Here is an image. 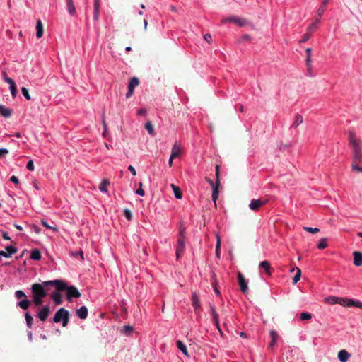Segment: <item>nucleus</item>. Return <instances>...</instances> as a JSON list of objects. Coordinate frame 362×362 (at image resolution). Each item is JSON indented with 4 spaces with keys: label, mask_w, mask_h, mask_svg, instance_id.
<instances>
[{
    "label": "nucleus",
    "mask_w": 362,
    "mask_h": 362,
    "mask_svg": "<svg viewBox=\"0 0 362 362\" xmlns=\"http://www.w3.org/2000/svg\"><path fill=\"white\" fill-rule=\"evenodd\" d=\"M45 286H54L58 291H66L67 299L71 301L73 298H79L81 293L74 286H68L66 284L59 279L44 281Z\"/></svg>",
    "instance_id": "f257e3e1"
},
{
    "label": "nucleus",
    "mask_w": 362,
    "mask_h": 362,
    "mask_svg": "<svg viewBox=\"0 0 362 362\" xmlns=\"http://www.w3.org/2000/svg\"><path fill=\"white\" fill-rule=\"evenodd\" d=\"M349 146L352 150V160L361 161L362 160V141L356 133L349 130L348 132Z\"/></svg>",
    "instance_id": "f03ea898"
},
{
    "label": "nucleus",
    "mask_w": 362,
    "mask_h": 362,
    "mask_svg": "<svg viewBox=\"0 0 362 362\" xmlns=\"http://www.w3.org/2000/svg\"><path fill=\"white\" fill-rule=\"evenodd\" d=\"M44 282L42 284H33L31 287L33 301L35 306H40L43 303V298L47 295Z\"/></svg>",
    "instance_id": "7ed1b4c3"
},
{
    "label": "nucleus",
    "mask_w": 362,
    "mask_h": 362,
    "mask_svg": "<svg viewBox=\"0 0 362 362\" xmlns=\"http://www.w3.org/2000/svg\"><path fill=\"white\" fill-rule=\"evenodd\" d=\"M228 22L234 23L240 27L245 25L247 23L246 19L236 16H231L221 20L222 23H226Z\"/></svg>",
    "instance_id": "20e7f679"
},
{
    "label": "nucleus",
    "mask_w": 362,
    "mask_h": 362,
    "mask_svg": "<svg viewBox=\"0 0 362 362\" xmlns=\"http://www.w3.org/2000/svg\"><path fill=\"white\" fill-rule=\"evenodd\" d=\"M139 80L136 77H133L130 80V81L129 82V84H128V90L126 93V97L127 98H130L133 95L135 87L139 86Z\"/></svg>",
    "instance_id": "39448f33"
},
{
    "label": "nucleus",
    "mask_w": 362,
    "mask_h": 362,
    "mask_svg": "<svg viewBox=\"0 0 362 362\" xmlns=\"http://www.w3.org/2000/svg\"><path fill=\"white\" fill-rule=\"evenodd\" d=\"M267 199H252L249 207L251 210L257 211L259 209V208L267 203Z\"/></svg>",
    "instance_id": "423d86ee"
},
{
    "label": "nucleus",
    "mask_w": 362,
    "mask_h": 362,
    "mask_svg": "<svg viewBox=\"0 0 362 362\" xmlns=\"http://www.w3.org/2000/svg\"><path fill=\"white\" fill-rule=\"evenodd\" d=\"M68 315H69V312L64 308H61L56 312L53 321L56 323L60 322Z\"/></svg>",
    "instance_id": "0eeeda50"
},
{
    "label": "nucleus",
    "mask_w": 362,
    "mask_h": 362,
    "mask_svg": "<svg viewBox=\"0 0 362 362\" xmlns=\"http://www.w3.org/2000/svg\"><path fill=\"white\" fill-rule=\"evenodd\" d=\"M238 284L240 287V290L243 293H248V286H247V282L244 277V276L240 273H238Z\"/></svg>",
    "instance_id": "6e6552de"
},
{
    "label": "nucleus",
    "mask_w": 362,
    "mask_h": 362,
    "mask_svg": "<svg viewBox=\"0 0 362 362\" xmlns=\"http://www.w3.org/2000/svg\"><path fill=\"white\" fill-rule=\"evenodd\" d=\"M185 248V240L178 239L176 245V259L179 260Z\"/></svg>",
    "instance_id": "1a4fd4ad"
},
{
    "label": "nucleus",
    "mask_w": 362,
    "mask_h": 362,
    "mask_svg": "<svg viewBox=\"0 0 362 362\" xmlns=\"http://www.w3.org/2000/svg\"><path fill=\"white\" fill-rule=\"evenodd\" d=\"M192 304L194 307V310L195 313H198L199 311V308H201L199 295L197 292H193L192 294Z\"/></svg>",
    "instance_id": "9d476101"
},
{
    "label": "nucleus",
    "mask_w": 362,
    "mask_h": 362,
    "mask_svg": "<svg viewBox=\"0 0 362 362\" xmlns=\"http://www.w3.org/2000/svg\"><path fill=\"white\" fill-rule=\"evenodd\" d=\"M182 148L181 145L176 141L173 146L170 156L175 158L180 157L182 153Z\"/></svg>",
    "instance_id": "9b49d317"
},
{
    "label": "nucleus",
    "mask_w": 362,
    "mask_h": 362,
    "mask_svg": "<svg viewBox=\"0 0 362 362\" xmlns=\"http://www.w3.org/2000/svg\"><path fill=\"white\" fill-rule=\"evenodd\" d=\"M49 305H45L39 311L37 316L41 321H45L49 315L50 310Z\"/></svg>",
    "instance_id": "f8f14e48"
},
{
    "label": "nucleus",
    "mask_w": 362,
    "mask_h": 362,
    "mask_svg": "<svg viewBox=\"0 0 362 362\" xmlns=\"http://www.w3.org/2000/svg\"><path fill=\"white\" fill-rule=\"evenodd\" d=\"M16 252L17 249L13 246L9 245L6 247V251H0V256H3L4 257H10L12 255Z\"/></svg>",
    "instance_id": "ddd939ff"
},
{
    "label": "nucleus",
    "mask_w": 362,
    "mask_h": 362,
    "mask_svg": "<svg viewBox=\"0 0 362 362\" xmlns=\"http://www.w3.org/2000/svg\"><path fill=\"white\" fill-rule=\"evenodd\" d=\"M350 356L351 354L346 349L340 350L337 354V357L341 362H346Z\"/></svg>",
    "instance_id": "4468645a"
},
{
    "label": "nucleus",
    "mask_w": 362,
    "mask_h": 362,
    "mask_svg": "<svg viewBox=\"0 0 362 362\" xmlns=\"http://www.w3.org/2000/svg\"><path fill=\"white\" fill-rule=\"evenodd\" d=\"M259 268H262L264 269L266 274L269 276H271L272 274V268L271 267L269 262L264 260L260 262L259 264Z\"/></svg>",
    "instance_id": "2eb2a0df"
},
{
    "label": "nucleus",
    "mask_w": 362,
    "mask_h": 362,
    "mask_svg": "<svg viewBox=\"0 0 362 362\" xmlns=\"http://www.w3.org/2000/svg\"><path fill=\"white\" fill-rule=\"evenodd\" d=\"M76 315L81 320H84L88 316V309L86 306H81L76 310Z\"/></svg>",
    "instance_id": "dca6fc26"
},
{
    "label": "nucleus",
    "mask_w": 362,
    "mask_h": 362,
    "mask_svg": "<svg viewBox=\"0 0 362 362\" xmlns=\"http://www.w3.org/2000/svg\"><path fill=\"white\" fill-rule=\"evenodd\" d=\"M354 264L357 267L362 265V253L361 252H354Z\"/></svg>",
    "instance_id": "f3484780"
},
{
    "label": "nucleus",
    "mask_w": 362,
    "mask_h": 362,
    "mask_svg": "<svg viewBox=\"0 0 362 362\" xmlns=\"http://www.w3.org/2000/svg\"><path fill=\"white\" fill-rule=\"evenodd\" d=\"M44 33L43 24L41 20H37L36 23V37L40 38L42 37Z\"/></svg>",
    "instance_id": "a211bd4d"
},
{
    "label": "nucleus",
    "mask_w": 362,
    "mask_h": 362,
    "mask_svg": "<svg viewBox=\"0 0 362 362\" xmlns=\"http://www.w3.org/2000/svg\"><path fill=\"white\" fill-rule=\"evenodd\" d=\"M13 110L11 109L6 107L3 105H0V115L4 117H9L12 115Z\"/></svg>",
    "instance_id": "6ab92c4d"
},
{
    "label": "nucleus",
    "mask_w": 362,
    "mask_h": 362,
    "mask_svg": "<svg viewBox=\"0 0 362 362\" xmlns=\"http://www.w3.org/2000/svg\"><path fill=\"white\" fill-rule=\"evenodd\" d=\"M100 0L94 1L93 20L97 21L99 18Z\"/></svg>",
    "instance_id": "aec40b11"
},
{
    "label": "nucleus",
    "mask_w": 362,
    "mask_h": 362,
    "mask_svg": "<svg viewBox=\"0 0 362 362\" xmlns=\"http://www.w3.org/2000/svg\"><path fill=\"white\" fill-rule=\"evenodd\" d=\"M51 298L56 305L62 304V295L59 293V291H57V292H53L51 295Z\"/></svg>",
    "instance_id": "412c9836"
},
{
    "label": "nucleus",
    "mask_w": 362,
    "mask_h": 362,
    "mask_svg": "<svg viewBox=\"0 0 362 362\" xmlns=\"http://www.w3.org/2000/svg\"><path fill=\"white\" fill-rule=\"evenodd\" d=\"M270 337H271V341L269 345V347L271 349H273L274 346L275 345L277 338H278V334L274 330L270 331Z\"/></svg>",
    "instance_id": "4be33fe9"
},
{
    "label": "nucleus",
    "mask_w": 362,
    "mask_h": 362,
    "mask_svg": "<svg viewBox=\"0 0 362 362\" xmlns=\"http://www.w3.org/2000/svg\"><path fill=\"white\" fill-rule=\"evenodd\" d=\"M177 347L187 357H189V354L187 351V346L180 340L176 341Z\"/></svg>",
    "instance_id": "5701e85b"
},
{
    "label": "nucleus",
    "mask_w": 362,
    "mask_h": 362,
    "mask_svg": "<svg viewBox=\"0 0 362 362\" xmlns=\"http://www.w3.org/2000/svg\"><path fill=\"white\" fill-rule=\"evenodd\" d=\"M30 301L25 298L19 301L18 305L23 310H27L30 307Z\"/></svg>",
    "instance_id": "b1692460"
},
{
    "label": "nucleus",
    "mask_w": 362,
    "mask_h": 362,
    "mask_svg": "<svg viewBox=\"0 0 362 362\" xmlns=\"http://www.w3.org/2000/svg\"><path fill=\"white\" fill-rule=\"evenodd\" d=\"M41 257H42L41 252L39 250L34 249L31 251L30 258L32 259L38 261L41 259Z\"/></svg>",
    "instance_id": "393cba45"
},
{
    "label": "nucleus",
    "mask_w": 362,
    "mask_h": 362,
    "mask_svg": "<svg viewBox=\"0 0 362 362\" xmlns=\"http://www.w3.org/2000/svg\"><path fill=\"white\" fill-rule=\"evenodd\" d=\"M66 1L67 8H68L69 13L71 16H74L76 13V8H75L73 0H66Z\"/></svg>",
    "instance_id": "a878e982"
},
{
    "label": "nucleus",
    "mask_w": 362,
    "mask_h": 362,
    "mask_svg": "<svg viewBox=\"0 0 362 362\" xmlns=\"http://www.w3.org/2000/svg\"><path fill=\"white\" fill-rule=\"evenodd\" d=\"M305 52H306L305 62H306V65H307L308 70H310L311 69V52H312V49H311V48H307L305 49Z\"/></svg>",
    "instance_id": "bb28decb"
},
{
    "label": "nucleus",
    "mask_w": 362,
    "mask_h": 362,
    "mask_svg": "<svg viewBox=\"0 0 362 362\" xmlns=\"http://www.w3.org/2000/svg\"><path fill=\"white\" fill-rule=\"evenodd\" d=\"M328 1L329 0H323L321 6L319 8L317 12V14L319 17H321L323 15L325 11L326 10V6Z\"/></svg>",
    "instance_id": "cd10ccee"
},
{
    "label": "nucleus",
    "mask_w": 362,
    "mask_h": 362,
    "mask_svg": "<svg viewBox=\"0 0 362 362\" xmlns=\"http://www.w3.org/2000/svg\"><path fill=\"white\" fill-rule=\"evenodd\" d=\"M295 270V268L291 269V272H293ZM296 274L293 278V284H296L300 279L301 276V271L298 267L296 268Z\"/></svg>",
    "instance_id": "c85d7f7f"
},
{
    "label": "nucleus",
    "mask_w": 362,
    "mask_h": 362,
    "mask_svg": "<svg viewBox=\"0 0 362 362\" xmlns=\"http://www.w3.org/2000/svg\"><path fill=\"white\" fill-rule=\"evenodd\" d=\"M320 18L318 16L317 17L315 18V21L311 24L310 25V26L308 28V32H313L314 33L316 29H317V24L320 22Z\"/></svg>",
    "instance_id": "c756f323"
},
{
    "label": "nucleus",
    "mask_w": 362,
    "mask_h": 362,
    "mask_svg": "<svg viewBox=\"0 0 362 362\" xmlns=\"http://www.w3.org/2000/svg\"><path fill=\"white\" fill-rule=\"evenodd\" d=\"M109 185H110V182L108 181V180L104 179V180H103V181L101 182V183L99 185V189L101 192H106L107 191V187Z\"/></svg>",
    "instance_id": "7c9ffc66"
},
{
    "label": "nucleus",
    "mask_w": 362,
    "mask_h": 362,
    "mask_svg": "<svg viewBox=\"0 0 362 362\" xmlns=\"http://www.w3.org/2000/svg\"><path fill=\"white\" fill-rule=\"evenodd\" d=\"M303 117L300 115L299 114H297L296 115L295 121L292 124L293 127H296L297 126L300 125L301 123H303Z\"/></svg>",
    "instance_id": "2f4dec72"
},
{
    "label": "nucleus",
    "mask_w": 362,
    "mask_h": 362,
    "mask_svg": "<svg viewBox=\"0 0 362 362\" xmlns=\"http://www.w3.org/2000/svg\"><path fill=\"white\" fill-rule=\"evenodd\" d=\"M327 239L322 238L320 239L319 243L317 244V248L320 250H323L327 247Z\"/></svg>",
    "instance_id": "473e14b6"
},
{
    "label": "nucleus",
    "mask_w": 362,
    "mask_h": 362,
    "mask_svg": "<svg viewBox=\"0 0 362 362\" xmlns=\"http://www.w3.org/2000/svg\"><path fill=\"white\" fill-rule=\"evenodd\" d=\"M25 317L27 326L29 328H31L32 325H33V317L28 313H26L25 314Z\"/></svg>",
    "instance_id": "72a5a7b5"
},
{
    "label": "nucleus",
    "mask_w": 362,
    "mask_h": 362,
    "mask_svg": "<svg viewBox=\"0 0 362 362\" xmlns=\"http://www.w3.org/2000/svg\"><path fill=\"white\" fill-rule=\"evenodd\" d=\"M211 314L213 317L214 322H216L218 318V315L216 311L215 306L210 305Z\"/></svg>",
    "instance_id": "f704fd0d"
},
{
    "label": "nucleus",
    "mask_w": 362,
    "mask_h": 362,
    "mask_svg": "<svg viewBox=\"0 0 362 362\" xmlns=\"http://www.w3.org/2000/svg\"><path fill=\"white\" fill-rule=\"evenodd\" d=\"M361 161H355L352 160V165L351 168L353 170L357 171V172H362V167L358 166V163Z\"/></svg>",
    "instance_id": "c9c22d12"
},
{
    "label": "nucleus",
    "mask_w": 362,
    "mask_h": 362,
    "mask_svg": "<svg viewBox=\"0 0 362 362\" xmlns=\"http://www.w3.org/2000/svg\"><path fill=\"white\" fill-rule=\"evenodd\" d=\"M312 33L313 32H308V30L306 31V33L304 34V35L303 36L302 39L300 40V43H303V42H307L308 40H310L311 35H312Z\"/></svg>",
    "instance_id": "e433bc0d"
},
{
    "label": "nucleus",
    "mask_w": 362,
    "mask_h": 362,
    "mask_svg": "<svg viewBox=\"0 0 362 362\" xmlns=\"http://www.w3.org/2000/svg\"><path fill=\"white\" fill-rule=\"evenodd\" d=\"M311 318H312V315L309 313L303 312V313H300V319L301 320H310Z\"/></svg>",
    "instance_id": "4c0bfd02"
},
{
    "label": "nucleus",
    "mask_w": 362,
    "mask_h": 362,
    "mask_svg": "<svg viewBox=\"0 0 362 362\" xmlns=\"http://www.w3.org/2000/svg\"><path fill=\"white\" fill-rule=\"evenodd\" d=\"M220 186V179L216 180L215 185L212 186V194H218V188Z\"/></svg>",
    "instance_id": "58836bf2"
},
{
    "label": "nucleus",
    "mask_w": 362,
    "mask_h": 362,
    "mask_svg": "<svg viewBox=\"0 0 362 362\" xmlns=\"http://www.w3.org/2000/svg\"><path fill=\"white\" fill-rule=\"evenodd\" d=\"M15 296L17 299H21V298H27L25 293L21 291V290H18L15 292Z\"/></svg>",
    "instance_id": "ea45409f"
},
{
    "label": "nucleus",
    "mask_w": 362,
    "mask_h": 362,
    "mask_svg": "<svg viewBox=\"0 0 362 362\" xmlns=\"http://www.w3.org/2000/svg\"><path fill=\"white\" fill-rule=\"evenodd\" d=\"M217 281H216V274L214 273L213 274V281H212V285H213V287H214V291L216 292V293L217 295H220V292L218 290L217 288Z\"/></svg>",
    "instance_id": "a19ab883"
},
{
    "label": "nucleus",
    "mask_w": 362,
    "mask_h": 362,
    "mask_svg": "<svg viewBox=\"0 0 362 362\" xmlns=\"http://www.w3.org/2000/svg\"><path fill=\"white\" fill-rule=\"evenodd\" d=\"M145 128L148 131V132L150 134H153V132H154V130H153V124H151V122H148L146 125H145Z\"/></svg>",
    "instance_id": "79ce46f5"
},
{
    "label": "nucleus",
    "mask_w": 362,
    "mask_h": 362,
    "mask_svg": "<svg viewBox=\"0 0 362 362\" xmlns=\"http://www.w3.org/2000/svg\"><path fill=\"white\" fill-rule=\"evenodd\" d=\"M21 93L27 100H30V95L29 94L28 90L25 87L21 88Z\"/></svg>",
    "instance_id": "37998d69"
},
{
    "label": "nucleus",
    "mask_w": 362,
    "mask_h": 362,
    "mask_svg": "<svg viewBox=\"0 0 362 362\" xmlns=\"http://www.w3.org/2000/svg\"><path fill=\"white\" fill-rule=\"evenodd\" d=\"M41 223L46 228H48V229H52L54 231H56L57 232L58 231V228H56V227H52L51 226H49L47 221H45L44 219L41 220Z\"/></svg>",
    "instance_id": "c03bdc74"
},
{
    "label": "nucleus",
    "mask_w": 362,
    "mask_h": 362,
    "mask_svg": "<svg viewBox=\"0 0 362 362\" xmlns=\"http://www.w3.org/2000/svg\"><path fill=\"white\" fill-rule=\"evenodd\" d=\"M124 217H125L127 220H129V221H130V220L132 219V212H131V211H130L129 209H125L124 210Z\"/></svg>",
    "instance_id": "a18cd8bd"
},
{
    "label": "nucleus",
    "mask_w": 362,
    "mask_h": 362,
    "mask_svg": "<svg viewBox=\"0 0 362 362\" xmlns=\"http://www.w3.org/2000/svg\"><path fill=\"white\" fill-rule=\"evenodd\" d=\"M303 229L311 233H316L320 231V229L317 228H311V227H304Z\"/></svg>",
    "instance_id": "49530a36"
},
{
    "label": "nucleus",
    "mask_w": 362,
    "mask_h": 362,
    "mask_svg": "<svg viewBox=\"0 0 362 362\" xmlns=\"http://www.w3.org/2000/svg\"><path fill=\"white\" fill-rule=\"evenodd\" d=\"M174 192V195L177 199H181L182 197V193L180 187L175 188Z\"/></svg>",
    "instance_id": "de8ad7c7"
},
{
    "label": "nucleus",
    "mask_w": 362,
    "mask_h": 362,
    "mask_svg": "<svg viewBox=\"0 0 362 362\" xmlns=\"http://www.w3.org/2000/svg\"><path fill=\"white\" fill-rule=\"evenodd\" d=\"M10 90H11V93L12 96L13 98H15L16 96V94L18 92L16 83L14 85L10 86Z\"/></svg>",
    "instance_id": "09e8293b"
},
{
    "label": "nucleus",
    "mask_w": 362,
    "mask_h": 362,
    "mask_svg": "<svg viewBox=\"0 0 362 362\" xmlns=\"http://www.w3.org/2000/svg\"><path fill=\"white\" fill-rule=\"evenodd\" d=\"M337 300H338V303L337 304H339V305H343V306H346V302L347 301V298H346L338 297L337 298Z\"/></svg>",
    "instance_id": "8fccbe9b"
},
{
    "label": "nucleus",
    "mask_w": 362,
    "mask_h": 362,
    "mask_svg": "<svg viewBox=\"0 0 362 362\" xmlns=\"http://www.w3.org/2000/svg\"><path fill=\"white\" fill-rule=\"evenodd\" d=\"M185 228H180L179 235H178V239H182L185 240Z\"/></svg>",
    "instance_id": "3c124183"
},
{
    "label": "nucleus",
    "mask_w": 362,
    "mask_h": 362,
    "mask_svg": "<svg viewBox=\"0 0 362 362\" xmlns=\"http://www.w3.org/2000/svg\"><path fill=\"white\" fill-rule=\"evenodd\" d=\"M337 298L338 297H330L329 298L327 299V301L330 303V304H337L338 303V300H337Z\"/></svg>",
    "instance_id": "603ef678"
},
{
    "label": "nucleus",
    "mask_w": 362,
    "mask_h": 362,
    "mask_svg": "<svg viewBox=\"0 0 362 362\" xmlns=\"http://www.w3.org/2000/svg\"><path fill=\"white\" fill-rule=\"evenodd\" d=\"M26 168L28 170H34V163L33 160H29L26 165Z\"/></svg>",
    "instance_id": "864d4df0"
},
{
    "label": "nucleus",
    "mask_w": 362,
    "mask_h": 362,
    "mask_svg": "<svg viewBox=\"0 0 362 362\" xmlns=\"http://www.w3.org/2000/svg\"><path fill=\"white\" fill-rule=\"evenodd\" d=\"M8 153V151L6 148H0V158L5 156Z\"/></svg>",
    "instance_id": "5fc2aeb1"
},
{
    "label": "nucleus",
    "mask_w": 362,
    "mask_h": 362,
    "mask_svg": "<svg viewBox=\"0 0 362 362\" xmlns=\"http://www.w3.org/2000/svg\"><path fill=\"white\" fill-rule=\"evenodd\" d=\"M62 326L66 327L69 321V315H66L62 320Z\"/></svg>",
    "instance_id": "6e6d98bb"
},
{
    "label": "nucleus",
    "mask_w": 362,
    "mask_h": 362,
    "mask_svg": "<svg viewBox=\"0 0 362 362\" xmlns=\"http://www.w3.org/2000/svg\"><path fill=\"white\" fill-rule=\"evenodd\" d=\"M4 81L6 83H8L10 86H12V85L15 84L14 81L12 78L8 77V76L4 77Z\"/></svg>",
    "instance_id": "4d7b16f0"
},
{
    "label": "nucleus",
    "mask_w": 362,
    "mask_h": 362,
    "mask_svg": "<svg viewBox=\"0 0 362 362\" xmlns=\"http://www.w3.org/2000/svg\"><path fill=\"white\" fill-rule=\"evenodd\" d=\"M136 193L137 194L140 195V196H144V195H145V192H144V190L142 188H141V187H139V189H137L136 190Z\"/></svg>",
    "instance_id": "13d9d810"
},
{
    "label": "nucleus",
    "mask_w": 362,
    "mask_h": 362,
    "mask_svg": "<svg viewBox=\"0 0 362 362\" xmlns=\"http://www.w3.org/2000/svg\"><path fill=\"white\" fill-rule=\"evenodd\" d=\"M346 307H351V306L354 307V300L353 299L347 298V301L346 302Z\"/></svg>",
    "instance_id": "bf43d9fd"
},
{
    "label": "nucleus",
    "mask_w": 362,
    "mask_h": 362,
    "mask_svg": "<svg viewBox=\"0 0 362 362\" xmlns=\"http://www.w3.org/2000/svg\"><path fill=\"white\" fill-rule=\"evenodd\" d=\"M10 180L14 183V184H18L19 183V180L17 177H16L15 175H13L11 176V177L10 178Z\"/></svg>",
    "instance_id": "052dcab7"
},
{
    "label": "nucleus",
    "mask_w": 362,
    "mask_h": 362,
    "mask_svg": "<svg viewBox=\"0 0 362 362\" xmlns=\"http://www.w3.org/2000/svg\"><path fill=\"white\" fill-rule=\"evenodd\" d=\"M204 39L208 42H210L212 40L211 35L210 34H206L204 35Z\"/></svg>",
    "instance_id": "680f3d73"
},
{
    "label": "nucleus",
    "mask_w": 362,
    "mask_h": 362,
    "mask_svg": "<svg viewBox=\"0 0 362 362\" xmlns=\"http://www.w3.org/2000/svg\"><path fill=\"white\" fill-rule=\"evenodd\" d=\"M128 170L132 173V174L135 176L136 175V172L135 168L132 165H129Z\"/></svg>",
    "instance_id": "e2e57ef3"
},
{
    "label": "nucleus",
    "mask_w": 362,
    "mask_h": 362,
    "mask_svg": "<svg viewBox=\"0 0 362 362\" xmlns=\"http://www.w3.org/2000/svg\"><path fill=\"white\" fill-rule=\"evenodd\" d=\"M72 255L74 257H77V255H80L81 259H83V252L82 250H80L78 252L72 253Z\"/></svg>",
    "instance_id": "0e129e2a"
},
{
    "label": "nucleus",
    "mask_w": 362,
    "mask_h": 362,
    "mask_svg": "<svg viewBox=\"0 0 362 362\" xmlns=\"http://www.w3.org/2000/svg\"><path fill=\"white\" fill-rule=\"evenodd\" d=\"M250 40V35L246 34L241 37L240 42Z\"/></svg>",
    "instance_id": "69168bd1"
},
{
    "label": "nucleus",
    "mask_w": 362,
    "mask_h": 362,
    "mask_svg": "<svg viewBox=\"0 0 362 362\" xmlns=\"http://www.w3.org/2000/svg\"><path fill=\"white\" fill-rule=\"evenodd\" d=\"M32 228H33V230H34V232H35V233L39 234V233H40V228H39V227H37V226L33 225V226H32Z\"/></svg>",
    "instance_id": "338daca9"
},
{
    "label": "nucleus",
    "mask_w": 362,
    "mask_h": 362,
    "mask_svg": "<svg viewBox=\"0 0 362 362\" xmlns=\"http://www.w3.org/2000/svg\"><path fill=\"white\" fill-rule=\"evenodd\" d=\"M354 307H356V308H362V302L355 301L354 300Z\"/></svg>",
    "instance_id": "774afa93"
}]
</instances>
